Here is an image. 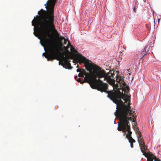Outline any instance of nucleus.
<instances>
[{
	"label": "nucleus",
	"instance_id": "obj_17",
	"mask_svg": "<svg viewBox=\"0 0 161 161\" xmlns=\"http://www.w3.org/2000/svg\"><path fill=\"white\" fill-rule=\"evenodd\" d=\"M70 46L71 47V46H72L71 45L70 43V41H68V44L67 45L68 48Z\"/></svg>",
	"mask_w": 161,
	"mask_h": 161
},
{
	"label": "nucleus",
	"instance_id": "obj_12",
	"mask_svg": "<svg viewBox=\"0 0 161 161\" xmlns=\"http://www.w3.org/2000/svg\"><path fill=\"white\" fill-rule=\"evenodd\" d=\"M127 138L129 140V142L133 143L135 142V141L132 137H128Z\"/></svg>",
	"mask_w": 161,
	"mask_h": 161
},
{
	"label": "nucleus",
	"instance_id": "obj_15",
	"mask_svg": "<svg viewBox=\"0 0 161 161\" xmlns=\"http://www.w3.org/2000/svg\"><path fill=\"white\" fill-rule=\"evenodd\" d=\"M137 137H138V138H142V135H141V132L140 131H138V132H137Z\"/></svg>",
	"mask_w": 161,
	"mask_h": 161
},
{
	"label": "nucleus",
	"instance_id": "obj_6",
	"mask_svg": "<svg viewBox=\"0 0 161 161\" xmlns=\"http://www.w3.org/2000/svg\"><path fill=\"white\" fill-rule=\"evenodd\" d=\"M119 83L120 84L121 86H122V87H124V88H123V90L125 92L127 93L129 92V87L128 86H126V83L122 79H121L120 81L119 82Z\"/></svg>",
	"mask_w": 161,
	"mask_h": 161
},
{
	"label": "nucleus",
	"instance_id": "obj_14",
	"mask_svg": "<svg viewBox=\"0 0 161 161\" xmlns=\"http://www.w3.org/2000/svg\"><path fill=\"white\" fill-rule=\"evenodd\" d=\"M121 79L122 78L121 77L118 76L117 77L116 80L117 82L119 83L120 81V80H121Z\"/></svg>",
	"mask_w": 161,
	"mask_h": 161
},
{
	"label": "nucleus",
	"instance_id": "obj_4",
	"mask_svg": "<svg viewBox=\"0 0 161 161\" xmlns=\"http://www.w3.org/2000/svg\"><path fill=\"white\" fill-rule=\"evenodd\" d=\"M63 58L59 62V65L61 64L66 69H72V67H71L70 63H69L70 61L69 59L70 58L73 59V57H70L69 56L67 55H66L65 57H64V55H63Z\"/></svg>",
	"mask_w": 161,
	"mask_h": 161
},
{
	"label": "nucleus",
	"instance_id": "obj_13",
	"mask_svg": "<svg viewBox=\"0 0 161 161\" xmlns=\"http://www.w3.org/2000/svg\"><path fill=\"white\" fill-rule=\"evenodd\" d=\"M75 78L76 80L79 82H80L81 84H82L85 82H84V81H82L81 80L80 78H77V76L75 77Z\"/></svg>",
	"mask_w": 161,
	"mask_h": 161
},
{
	"label": "nucleus",
	"instance_id": "obj_24",
	"mask_svg": "<svg viewBox=\"0 0 161 161\" xmlns=\"http://www.w3.org/2000/svg\"><path fill=\"white\" fill-rule=\"evenodd\" d=\"M34 34H36V33H35V31L34 32Z\"/></svg>",
	"mask_w": 161,
	"mask_h": 161
},
{
	"label": "nucleus",
	"instance_id": "obj_1",
	"mask_svg": "<svg viewBox=\"0 0 161 161\" xmlns=\"http://www.w3.org/2000/svg\"><path fill=\"white\" fill-rule=\"evenodd\" d=\"M108 97L117 105V110L114 114L119 120L117 130L125 133L128 131L126 137H131L132 133L129 121L135 122L136 116L135 112L130 109V97L123 94L120 92L119 93L112 92L108 94Z\"/></svg>",
	"mask_w": 161,
	"mask_h": 161
},
{
	"label": "nucleus",
	"instance_id": "obj_16",
	"mask_svg": "<svg viewBox=\"0 0 161 161\" xmlns=\"http://www.w3.org/2000/svg\"><path fill=\"white\" fill-rule=\"evenodd\" d=\"M70 51L73 52H75L76 51L75 49L72 46L71 47Z\"/></svg>",
	"mask_w": 161,
	"mask_h": 161
},
{
	"label": "nucleus",
	"instance_id": "obj_10",
	"mask_svg": "<svg viewBox=\"0 0 161 161\" xmlns=\"http://www.w3.org/2000/svg\"><path fill=\"white\" fill-rule=\"evenodd\" d=\"M59 39L60 42H62L63 40H64V44H66L67 43V40H66L64 37L61 36L59 38Z\"/></svg>",
	"mask_w": 161,
	"mask_h": 161
},
{
	"label": "nucleus",
	"instance_id": "obj_25",
	"mask_svg": "<svg viewBox=\"0 0 161 161\" xmlns=\"http://www.w3.org/2000/svg\"><path fill=\"white\" fill-rule=\"evenodd\" d=\"M68 52H69V51H68Z\"/></svg>",
	"mask_w": 161,
	"mask_h": 161
},
{
	"label": "nucleus",
	"instance_id": "obj_20",
	"mask_svg": "<svg viewBox=\"0 0 161 161\" xmlns=\"http://www.w3.org/2000/svg\"><path fill=\"white\" fill-rule=\"evenodd\" d=\"M133 10H134V11L135 12H136V8H135V7H134V8H133Z\"/></svg>",
	"mask_w": 161,
	"mask_h": 161
},
{
	"label": "nucleus",
	"instance_id": "obj_8",
	"mask_svg": "<svg viewBox=\"0 0 161 161\" xmlns=\"http://www.w3.org/2000/svg\"><path fill=\"white\" fill-rule=\"evenodd\" d=\"M138 141L139 143L140 146L145 144L144 142V139L143 137L138 138Z\"/></svg>",
	"mask_w": 161,
	"mask_h": 161
},
{
	"label": "nucleus",
	"instance_id": "obj_18",
	"mask_svg": "<svg viewBox=\"0 0 161 161\" xmlns=\"http://www.w3.org/2000/svg\"><path fill=\"white\" fill-rule=\"evenodd\" d=\"M82 69H77L76 71H77V72H80V71H82Z\"/></svg>",
	"mask_w": 161,
	"mask_h": 161
},
{
	"label": "nucleus",
	"instance_id": "obj_7",
	"mask_svg": "<svg viewBox=\"0 0 161 161\" xmlns=\"http://www.w3.org/2000/svg\"><path fill=\"white\" fill-rule=\"evenodd\" d=\"M82 56L80 58H78L77 59V62L79 63L80 64H81L82 63L84 64L89 63V60L87 59L85 57L82 56V55H81Z\"/></svg>",
	"mask_w": 161,
	"mask_h": 161
},
{
	"label": "nucleus",
	"instance_id": "obj_11",
	"mask_svg": "<svg viewBox=\"0 0 161 161\" xmlns=\"http://www.w3.org/2000/svg\"><path fill=\"white\" fill-rule=\"evenodd\" d=\"M150 49V46H147L145 47L143 52H144L145 53H147Z\"/></svg>",
	"mask_w": 161,
	"mask_h": 161
},
{
	"label": "nucleus",
	"instance_id": "obj_5",
	"mask_svg": "<svg viewBox=\"0 0 161 161\" xmlns=\"http://www.w3.org/2000/svg\"><path fill=\"white\" fill-rule=\"evenodd\" d=\"M145 156L147 158V161H153V159L154 160V161L158 160V158H157L155 156L152 154L147 153H146Z\"/></svg>",
	"mask_w": 161,
	"mask_h": 161
},
{
	"label": "nucleus",
	"instance_id": "obj_22",
	"mask_svg": "<svg viewBox=\"0 0 161 161\" xmlns=\"http://www.w3.org/2000/svg\"><path fill=\"white\" fill-rule=\"evenodd\" d=\"M74 61H75V60H73V63H75Z\"/></svg>",
	"mask_w": 161,
	"mask_h": 161
},
{
	"label": "nucleus",
	"instance_id": "obj_2",
	"mask_svg": "<svg viewBox=\"0 0 161 161\" xmlns=\"http://www.w3.org/2000/svg\"><path fill=\"white\" fill-rule=\"evenodd\" d=\"M85 66L86 69L91 74L87 73L84 69H82L78 76L79 77H83L84 75H85L84 82L89 83L92 88L97 89L102 92H106L108 94H108L112 92L119 93L120 92L116 91L114 92L112 91H107L108 85L107 83H103L100 80L102 78H104V80L108 81L111 80V76L109 75V73H106L101 68L93 63H85Z\"/></svg>",
	"mask_w": 161,
	"mask_h": 161
},
{
	"label": "nucleus",
	"instance_id": "obj_23",
	"mask_svg": "<svg viewBox=\"0 0 161 161\" xmlns=\"http://www.w3.org/2000/svg\"><path fill=\"white\" fill-rule=\"evenodd\" d=\"M77 68H78V65H77Z\"/></svg>",
	"mask_w": 161,
	"mask_h": 161
},
{
	"label": "nucleus",
	"instance_id": "obj_9",
	"mask_svg": "<svg viewBox=\"0 0 161 161\" xmlns=\"http://www.w3.org/2000/svg\"><path fill=\"white\" fill-rule=\"evenodd\" d=\"M141 150L142 152V153H143V155H145L146 154V153L145 152V145H143L141 146H140Z\"/></svg>",
	"mask_w": 161,
	"mask_h": 161
},
{
	"label": "nucleus",
	"instance_id": "obj_3",
	"mask_svg": "<svg viewBox=\"0 0 161 161\" xmlns=\"http://www.w3.org/2000/svg\"><path fill=\"white\" fill-rule=\"evenodd\" d=\"M57 0H48L47 2V6H46L47 11L43 10L41 9V11L38 12L39 16H37V18L33 19L32 22V25H36L37 29V33L34 32V34H51V30L58 33L55 28L53 23L54 8Z\"/></svg>",
	"mask_w": 161,
	"mask_h": 161
},
{
	"label": "nucleus",
	"instance_id": "obj_21",
	"mask_svg": "<svg viewBox=\"0 0 161 161\" xmlns=\"http://www.w3.org/2000/svg\"><path fill=\"white\" fill-rule=\"evenodd\" d=\"M158 161H161V160L160 159H159V158H158Z\"/></svg>",
	"mask_w": 161,
	"mask_h": 161
},
{
	"label": "nucleus",
	"instance_id": "obj_26",
	"mask_svg": "<svg viewBox=\"0 0 161 161\" xmlns=\"http://www.w3.org/2000/svg\"><path fill=\"white\" fill-rule=\"evenodd\" d=\"M145 55V54H144L143 56H144V55Z\"/></svg>",
	"mask_w": 161,
	"mask_h": 161
},
{
	"label": "nucleus",
	"instance_id": "obj_19",
	"mask_svg": "<svg viewBox=\"0 0 161 161\" xmlns=\"http://www.w3.org/2000/svg\"><path fill=\"white\" fill-rule=\"evenodd\" d=\"M130 146L131 147H132V148H133V143H131V142H130Z\"/></svg>",
	"mask_w": 161,
	"mask_h": 161
}]
</instances>
